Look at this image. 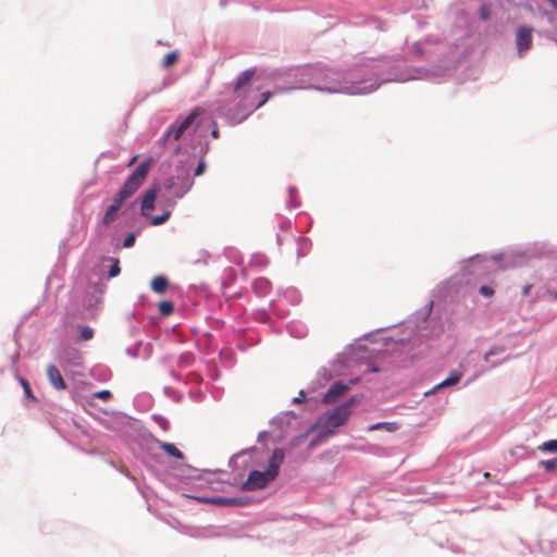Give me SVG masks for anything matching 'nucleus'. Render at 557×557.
Masks as SVG:
<instances>
[{
  "label": "nucleus",
  "mask_w": 557,
  "mask_h": 557,
  "mask_svg": "<svg viewBox=\"0 0 557 557\" xmlns=\"http://www.w3.org/2000/svg\"><path fill=\"white\" fill-rule=\"evenodd\" d=\"M359 401L360 399L357 396H354L348 401L321 416L318 420V425L321 428L323 433L325 435H331L335 433L338 426L344 425L351 413V406Z\"/></svg>",
  "instance_id": "f257e3e1"
},
{
  "label": "nucleus",
  "mask_w": 557,
  "mask_h": 557,
  "mask_svg": "<svg viewBox=\"0 0 557 557\" xmlns=\"http://www.w3.org/2000/svg\"><path fill=\"white\" fill-rule=\"evenodd\" d=\"M202 112L203 110L197 107L183 120H176L159 139V144L164 147L171 139L178 141L185 132L194 124L196 117L202 114Z\"/></svg>",
  "instance_id": "f03ea898"
},
{
  "label": "nucleus",
  "mask_w": 557,
  "mask_h": 557,
  "mask_svg": "<svg viewBox=\"0 0 557 557\" xmlns=\"http://www.w3.org/2000/svg\"><path fill=\"white\" fill-rule=\"evenodd\" d=\"M151 159H148L140 163L135 169V171L127 177L123 187L120 190L128 198L133 196L138 190V188L144 184L151 168Z\"/></svg>",
  "instance_id": "7ed1b4c3"
},
{
  "label": "nucleus",
  "mask_w": 557,
  "mask_h": 557,
  "mask_svg": "<svg viewBox=\"0 0 557 557\" xmlns=\"http://www.w3.org/2000/svg\"><path fill=\"white\" fill-rule=\"evenodd\" d=\"M271 482L267 474L260 471H251L248 475V479L243 483V491H256L263 488Z\"/></svg>",
  "instance_id": "20e7f679"
},
{
  "label": "nucleus",
  "mask_w": 557,
  "mask_h": 557,
  "mask_svg": "<svg viewBox=\"0 0 557 557\" xmlns=\"http://www.w3.org/2000/svg\"><path fill=\"white\" fill-rule=\"evenodd\" d=\"M532 32L529 26H520L516 33V44L519 55L524 54L532 46Z\"/></svg>",
  "instance_id": "39448f33"
},
{
  "label": "nucleus",
  "mask_w": 557,
  "mask_h": 557,
  "mask_svg": "<svg viewBox=\"0 0 557 557\" xmlns=\"http://www.w3.org/2000/svg\"><path fill=\"white\" fill-rule=\"evenodd\" d=\"M283 461L284 451L281 448L274 449L269 459L268 468L264 472L270 481H273L277 476L280 467L283 463Z\"/></svg>",
  "instance_id": "423d86ee"
},
{
  "label": "nucleus",
  "mask_w": 557,
  "mask_h": 557,
  "mask_svg": "<svg viewBox=\"0 0 557 557\" xmlns=\"http://www.w3.org/2000/svg\"><path fill=\"white\" fill-rule=\"evenodd\" d=\"M348 391V385L339 382L334 383L323 395L322 401L326 405L333 404Z\"/></svg>",
  "instance_id": "0eeeda50"
},
{
  "label": "nucleus",
  "mask_w": 557,
  "mask_h": 557,
  "mask_svg": "<svg viewBox=\"0 0 557 557\" xmlns=\"http://www.w3.org/2000/svg\"><path fill=\"white\" fill-rule=\"evenodd\" d=\"M255 75V70L253 69H249V70H246L244 71L235 86H234V92L238 95V97H242L244 101H247V96H246V92L244 90L245 86L248 85L251 81V78L253 77Z\"/></svg>",
  "instance_id": "6e6552de"
},
{
  "label": "nucleus",
  "mask_w": 557,
  "mask_h": 557,
  "mask_svg": "<svg viewBox=\"0 0 557 557\" xmlns=\"http://www.w3.org/2000/svg\"><path fill=\"white\" fill-rule=\"evenodd\" d=\"M47 377L50 384L58 391H64L66 388L65 381L59 369L54 364H48Z\"/></svg>",
  "instance_id": "1a4fd4ad"
},
{
  "label": "nucleus",
  "mask_w": 557,
  "mask_h": 557,
  "mask_svg": "<svg viewBox=\"0 0 557 557\" xmlns=\"http://www.w3.org/2000/svg\"><path fill=\"white\" fill-rule=\"evenodd\" d=\"M497 269L512 268L517 264L518 257L513 252H503L491 257Z\"/></svg>",
  "instance_id": "9d476101"
},
{
  "label": "nucleus",
  "mask_w": 557,
  "mask_h": 557,
  "mask_svg": "<svg viewBox=\"0 0 557 557\" xmlns=\"http://www.w3.org/2000/svg\"><path fill=\"white\" fill-rule=\"evenodd\" d=\"M461 376H462V372H460L458 370H453L446 380H444L441 383H438L437 385H435L431 391L426 392L424 395L425 396L432 395L442 388L454 386L460 381Z\"/></svg>",
  "instance_id": "9b49d317"
},
{
  "label": "nucleus",
  "mask_w": 557,
  "mask_h": 557,
  "mask_svg": "<svg viewBox=\"0 0 557 557\" xmlns=\"http://www.w3.org/2000/svg\"><path fill=\"white\" fill-rule=\"evenodd\" d=\"M158 188L152 187L146 190L143 201H141V213L143 215H148L151 210L154 208V201L157 198Z\"/></svg>",
  "instance_id": "f8f14e48"
},
{
  "label": "nucleus",
  "mask_w": 557,
  "mask_h": 557,
  "mask_svg": "<svg viewBox=\"0 0 557 557\" xmlns=\"http://www.w3.org/2000/svg\"><path fill=\"white\" fill-rule=\"evenodd\" d=\"M119 211H120V209H117L115 206H111V205L108 206V208L106 209V212L102 216L101 223L104 226H109L110 224H112L115 221Z\"/></svg>",
  "instance_id": "ddd939ff"
},
{
  "label": "nucleus",
  "mask_w": 557,
  "mask_h": 557,
  "mask_svg": "<svg viewBox=\"0 0 557 557\" xmlns=\"http://www.w3.org/2000/svg\"><path fill=\"white\" fill-rule=\"evenodd\" d=\"M168 286H169V282L165 276H162V275L156 276L151 281V288L153 292H156L158 294L164 293L168 289Z\"/></svg>",
  "instance_id": "4468645a"
},
{
  "label": "nucleus",
  "mask_w": 557,
  "mask_h": 557,
  "mask_svg": "<svg viewBox=\"0 0 557 557\" xmlns=\"http://www.w3.org/2000/svg\"><path fill=\"white\" fill-rule=\"evenodd\" d=\"M399 429V424L397 422H377L368 428V431H376V430H385L389 433L396 432Z\"/></svg>",
  "instance_id": "2eb2a0df"
},
{
  "label": "nucleus",
  "mask_w": 557,
  "mask_h": 557,
  "mask_svg": "<svg viewBox=\"0 0 557 557\" xmlns=\"http://www.w3.org/2000/svg\"><path fill=\"white\" fill-rule=\"evenodd\" d=\"M160 447L172 457L177 459H183L184 457L183 453L174 444L164 442L160 443Z\"/></svg>",
  "instance_id": "dca6fc26"
},
{
  "label": "nucleus",
  "mask_w": 557,
  "mask_h": 557,
  "mask_svg": "<svg viewBox=\"0 0 557 557\" xmlns=\"http://www.w3.org/2000/svg\"><path fill=\"white\" fill-rule=\"evenodd\" d=\"M66 356L69 357V360L73 361L74 364H76V366L81 364L82 357L77 350H74V349L66 350L64 352V356L61 359V362H64V363L67 362V359H65Z\"/></svg>",
  "instance_id": "f3484780"
},
{
  "label": "nucleus",
  "mask_w": 557,
  "mask_h": 557,
  "mask_svg": "<svg viewBox=\"0 0 557 557\" xmlns=\"http://www.w3.org/2000/svg\"><path fill=\"white\" fill-rule=\"evenodd\" d=\"M158 309H159V312L164 315V317H169L173 313L174 311V305L172 301H160L158 304Z\"/></svg>",
  "instance_id": "a211bd4d"
},
{
  "label": "nucleus",
  "mask_w": 557,
  "mask_h": 557,
  "mask_svg": "<svg viewBox=\"0 0 557 557\" xmlns=\"http://www.w3.org/2000/svg\"><path fill=\"white\" fill-rule=\"evenodd\" d=\"M320 89L325 90L327 92H351V94L356 92L355 90H350V88H348L346 86H342L341 84L327 86V87L320 88Z\"/></svg>",
  "instance_id": "6ab92c4d"
},
{
  "label": "nucleus",
  "mask_w": 557,
  "mask_h": 557,
  "mask_svg": "<svg viewBox=\"0 0 557 557\" xmlns=\"http://www.w3.org/2000/svg\"><path fill=\"white\" fill-rule=\"evenodd\" d=\"M540 450L545 451V453L557 451V440H550V441L544 442L540 446Z\"/></svg>",
  "instance_id": "aec40b11"
},
{
  "label": "nucleus",
  "mask_w": 557,
  "mask_h": 557,
  "mask_svg": "<svg viewBox=\"0 0 557 557\" xmlns=\"http://www.w3.org/2000/svg\"><path fill=\"white\" fill-rule=\"evenodd\" d=\"M126 199H128V197L126 195H124L121 190H119L114 195L111 206H115L117 209L121 210V208Z\"/></svg>",
  "instance_id": "412c9836"
},
{
  "label": "nucleus",
  "mask_w": 557,
  "mask_h": 557,
  "mask_svg": "<svg viewBox=\"0 0 557 557\" xmlns=\"http://www.w3.org/2000/svg\"><path fill=\"white\" fill-rule=\"evenodd\" d=\"M177 59H178L177 52H175V51L169 52L165 54L162 64L164 67H170L177 61Z\"/></svg>",
  "instance_id": "4be33fe9"
},
{
  "label": "nucleus",
  "mask_w": 557,
  "mask_h": 557,
  "mask_svg": "<svg viewBox=\"0 0 557 557\" xmlns=\"http://www.w3.org/2000/svg\"><path fill=\"white\" fill-rule=\"evenodd\" d=\"M540 465L549 472H553L557 469V457L549 460H542Z\"/></svg>",
  "instance_id": "5701e85b"
},
{
  "label": "nucleus",
  "mask_w": 557,
  "mask_h": 557,
  "mask_svg": "<svg viewBox=\"0 0 557 557\" xmlns=\"http://www.w3.org/2000/svg\"><path fill=\"white\" fill-rule=\"evenodd\" d=\"M170 215H171V213L169 211H165L161 215L153 216L151 220V224L152 225H161L169 220Z\"/></svg>",
  "instance_id": "b1692460"
},
{
  "label": "nucleus",
  "mask_w": 557,
  "mask_h": 557,
  "mask_svg": "<svg viewBox=\"0 0 557 557\" xmlns=\"http://www.w3.org/2000/svg\"><path fill=\"white\" fill-rule=\"evenodd\" d=\"M92 336H94L92 329H90L89 326L82 327L81 336H79L82 341H89L92 338Z\"/></svg>",
  "instance_id": "393cba45"
},
{
  "label": "nucleus",
  "mask_w": 557,
  "mask_h": 557,
  "mask_svg": "<svg viewBox=\"0 0 557 557\" xmlns=\"http://www.w3.org/2000/svg\"><path fill=\"white\" fill-rule=\"evenodd\" d=\"M94 397L107 401V400H109L112 397V394L108 389H102V391L96 392L94 394Z\"/></svg>",
  "instance_id": "a878e982"
},
{
  "label": "nucleus",
  "mask_w": 557,
  "mask_h": 557,
  "mask_svg": "<svg viewBox=\"0 0 557 557\" xmlns=\"http://www.w3.org/2000/svg\"><path fill=\"white\" fill-rule=\"evenodd\" d=\"M21 384H22V386L24 388L25 395L28 398L35 399L29 383L25 379L22 377L21 379Z\"/></svg>",
  "instance_id": "bb28decb"
},
{
  "label": "nucleus",
  "mask_w": 557,
  "mask_h": 557,
  "mask_svg": "<svg viewBox=\"0 0 557 557\" xmlns=\"http://www.w3.org/2000/svg\"><path fill=\"white\" fill-rule=\"evenodd\" d=\"M120 272H121V268H120V264H119V260L116 259L114 261V263L110 267L109 275L111 277H114V276L119 275Z\"/></svg>",
  "instance_id": "cd10ccee"
},
{
  "label": "nucleus",
  "mask_w": 557,
  "mask_h": 557,
  "mask_svg": "<svg viewBox=\"0 0 557 557\" xmlns=\"http://www.w3.org/2000/svg\"><path fill=\"white\" fill-rule=\"evenodd\" d=\"M206 171V162L203 160L199 161L198 165L195 169V175L200 176Z\"/></svg>",
  "instance_id": "c85d7f7f"
},
{
  "label": "nucleus",
  "mask_w": 557,
  "mask_h": 557,
  "mask_svg": "<svg viewBox=\"0 0 557 557\" xmlns=\"http://www.w3.org/2000/svg\"><path fill=\"white\" fill-rule=\"evenodd\" d=\"M135 244V235L134 234H128L125 239H124V243H123V246L125 248H129L132 247L133 245Z\"/></svg>",
  "instance_id": "c756f323"
},
{
  "label": "nucleus",
  "mask_w": 557,
  "mask_h": 557,
  "mask_svg": "<svg viewBox=\"0 0 557 557\" xmlns=\"http://www.w3.org/2000/svg\"><path fill=\"white\" fill-rule=\"evenodd\" d=\"M219 504H224V505H239L242 504L239 500L235 499V498H220L218 500Z\"/></svg>",
  "instance_id": "7c9ffc66"
},
{
  "label": "nucleus",
  "mask_w": 557,
  "mask_h": 557,
  "mask_svg": "<svg viewBox=\"0 0 557 557\" xmlns=\"http://www.w3.org/2000/svg\"><path fill=\"white\" fill-rule=\"evenodd\" d=\"M271 95L272 94L270 91L263 92L262 100L256 104V108H260L261 106H263L270 99Z\"/></svg>",
  "instance_id": "2f4dec72"
},
{
  "label": "nucleus",
  "mask_w": 557,
  "mask_h": 557,
  "mask_svg": "<svg viewBox=\"0 0 557 557\" xmlns=\"http://www.w3.org/2000/svg\"><path fill=\"white\" fill-rule=\"evenodd\" d=\"M304 399H305V393H304V391H301V392L299 393V396L295 397L293 401H294L295 404H300V403H302V401H304Z\"/></svg>",
  "instance_id": "473e14b6"
},
{
  "label": "nucleus",
  "mask_w": 557,
  "mask_h": 557,
  "mask_svg": "<svg viewBox=\"0 0 557 557\" xmlns=\"http://www.w3.org/2000/svg\"><path fill=\"white\" fill-rule=\"evenodd\" d=\"M480 294L483 295L484 297H487V285H482L480 287Z\"/></svg>",
  "instance_id": "72a5a7b5"
},
{
  "label": "nucleus",
  "mask_w": 557,
  "mask_h": 557,
  "mask_svg": "<svg viewBox=\"0 0 557 557\" xmlns=\"http://www.w3.org/2000/svg\"><path fill=\"white\" fill-rule=\"evenodd\" d=\"M532 285H525L522 289L523 296H527L530 293Z\"/></svg>",
  "instance_id": "f704fd0d"
},
{
  "label": "nucleus",
  "mask_w": 557,
  "mask_h": 557,
  "mask_svg": "<svg viewBox=\"0 0 557 557\" xmlns=\"http://www.w3.org/2000/svg\"><path fill=\"white\" fill-rule=\"evenodd\" d=\"M481 16H482L483 18H486V16H487V15H486V8H485V5H482V8H481Z\"/></svg>",
  "instance_id": "c9c22d12"
},
{
  "label": "nucleus",
  "mask_w": 557,
  "mask_h": 557,
  "mask_svg": "<svg viewBox=\"0 0 557 557\" xmlns=\"http://www.w3.org/2000/svg\"><path fill=\"white\" fill-rule=\"evenodd\" d=\"M553 8H557V0H547Z\"/></svg>",
  "instance_id": "e433bc0d"
},
{
  "label": "nucleus",
  "mask_w": 557,
  "mask_h": 557,
  "mask_svg": "<svg viewBox=\"0 0 557 557\" xmlns=\"http://www.w3.org/2000/svg\"><path fill=\"white\" fill-rule=\"evenodd\" d=\"M137 160V156H135L128 163V166L133 165L135 161Z\"/></svg>",
  "instance_id": "4c0bfd02"
},
{
  "label": "nucleus",
  "mask_w": 557,
  "mask_h": 557,
  "mask_svg": "<svg viewBox=\"0 0 557 557\" xmlns=\"http://www.w3.org/2000/svg\"><path fill=\"white\" fill-rule=\"evenodd\" d=\"M244 107H251V108H256V106L253 103H250L249 106H247V103H244Z\"/></svg>",
  "instance_id": "58836bf2"
},
{
  "label": "nucleus",
  "mask_w": 557,
  "mask_h": 557,
  "mask_svg": "<svg viewBox=\"0 0 557 557\" xmlns=\"http://www.w3.org/2000/svg\"><path fill=\"white\" fill-rule=\"evenodd\" d=\"M212 136H213V137H218V131H213V132H212Z\"/></svg>",
  "instance_id": "ea45409f"
},
{
  "label": "nucleus",
  "mask_w": 557,
  "mask_h": 557,
  "mask_svg": "<svg viewBox=\"0 0 557 557\" xmlns=\"http://www.w3.org/2000/svg\"><path fill=\"white\" fill-rule=\"evenodd\" d=\"M493 293H494L493 289L490 288V292H488L490 297L493 295Z\"/></svg>",
  "instance_id": "a19ab883"
}]
</instances>
